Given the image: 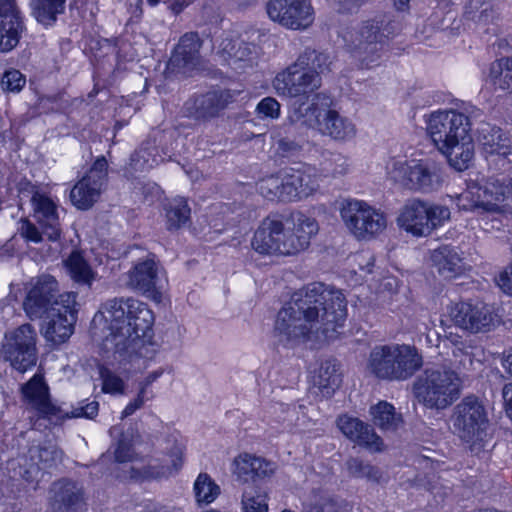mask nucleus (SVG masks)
I'll list each match as a JSON object with an SVG mask.
<instances>
[{
    "label": "nucleus",
    "instance_id": "1",
    "mask_svg": "<svg viewBox=\"0 0 512 512\" xmlns=\"http://www.w3.org/2000/svg\"><path fill=\"white\" fill-rule=\"evenodd\" d=\"M347 317V300L337 289L314 282L294 292L277 313L273 337L277 344L293 348L308 341L337 337Z\"/></svg>",
    "mask_w": 512,
    "mask_h": 512
},
{
    "label": "nucleus",
    "instance_id": "2",
    "mask_svg": "<svg viewBox=\"0 0 512 512\" xmlns=\"http://www.w3.org/2000/svg\"><path fill=\"white\" fill-rule=\"evenodd\" d=\"M105 320L109 334L104 338V348L120 357H130L154 323L153 312L148 305L132 297L107 300L93 323Z\"/></svg>",
    "mask_w": 512,
    "mask_h": 512
},
{
    "label": "nucleus",
    "instance_id": "3",
    "mask_svg": "<svg viewBox=\"0 0 512 512\" xmlns=\"http://www.w3.org/2000/svg\"><path fill=\"white\" fill-rule=\"evenodd\" d=\"M318 232L317 220L301 212L285 218L267 216L255 230L251 247L264 256H297L310 247Z\"/></svg>",
    "mask_w": 512,
    "mask_h": 512
},
{
    "label": "nucleus",
    "instance_id": "4",
    "mask_svg": "<svg viewBox=\"0 0 512 512\" xmlns=\"http://www.w3.org/2000/svg\"><path fill=\"white\" fill-rule=\"evenodd\" d=\"M427 132L452 167L458 171L469 167L474 144L468 115L455 109L433 112L427 120Z\"/></svg>",
    "mask_w": 512,
    "mask_h": 512
},
{
    "label": "nucleus",
    "instance_id": "5",
    "mask_svg": "<svg viewBox=\"0 0 512 512\" xmlns=\"http://www.w3.org/2000/svg\"><path fill=\"white\" fill-rule=\"evenodd\" d=\"M423 365L422 355L415 346L388 344L375 346L368 358L367 368L381 380L406 381Z\"/></svg>",
    "mask_w": 512,
    "mask_h": 512
},
{
    "label": "nucleus",
    "instance_id": "6",
    "mask_svg": "<svg viewBox=\"0 0 512 512\" xmlns=\"http://www.w3.org/2000/svg\"><path fill=\"white\" fill-rule=\"evenodd\" d=\"M459 375L447 366L427 368L413 383V393L428 409H445L460 395Z\"/></svg>",
    "mask_w": 512,
    "mask_h": 512
},
{
    "label": "nucleus",
    "instance_id": "7",
    "mask_svg": "<svg viewBox=\"0 0 512 512\" xmlns=\"http://www.w3.org/2000/svg\"><path fill=\"white\" fill-rule=\"evenodd\" d=\"M386 169L393 182L414 193H433L444 183L441 166L431 159H392Z\"/></svg>",
    "mask_w": 512,
    "mask_h": 512
},
{
    "label": "nucleus",
    "instance_id": "8",
    "mask_svg": "<svg viewBox=\"0 0 512 512\" xmlns=\"http://www.w3.org/2000/svg\"><path fill=\"white\" fill-rule=\"evenodd\" d=\"M451 422L454 433L471 451H479L482 448L489 421L486 408L478 397H464L454 407Z\"/></svg>",
    "mask_w": 512,
    "mask_h": 512
},
{
    "label": "nucleus",
    "instance_id": "9",
    "mask_svg": "<svg viewBox=\"0 0 512 512\" xmlns=\"http://www.w3.org/2000/svg\"><path fill=\"white\" fill-rule=\"evenodd\" d=\"M450 219V210L444 205L411 198L400 210L397 223L400 228L416 237H425Z\"/></svg>",
    "mask_w": 512,
    "mask_h": 512
},
{
    "label": "nucleus",
    "instance_id": "10",
    "mask_svg": "<svg viewBox=\"0 0 512 512\" xmlns=\"http://www.w3.org/2000/svg\"><path fill=\"white\" fill-rule=\"evenodd\" d=\"M385 39L383 22L374 20L364 22L344 37L347 50L359 66L365 69L378 65Z\"/></svg>",
    "mask_w": 512,
    "mask_h": 512
},
{
    "label": "nucleus",
    "instance_id": "11",
    "mask_svg": "<svg viewBox=\"0 0 512 512\" xmlns=\"http://www.w3.org/2000/svg\"><path fill=\"white\" fill-rule=\"evenodd\" d=\"M340 216L345 227L358 240H371L387 227L385 213L362 200L344 201Z\"/></svg>",
    "mask_w": 512,
    "mask_h": 512
},
{
    "label": "nucleus",
    "instance_id": "12",
    "mask_svg": "<svg viewBox=\"0 0 512 512\" xmlns=\"http://www.w3.org/2000/svg\"><path fill=\"white\" fill-rule=\"evenodd\" d=\"M37 332L26 323L5 333L1 357L19 372H25L37 362Z\"/></svg>",
    "mask_w": 512,
    "mask_h": 512
},
{
    "label": "nucleus",
    "instance_id": "13",
    "mask_svg": "<svg viewBox=\"0 0 512 512\" xmlns=\"http://www.w3.org/2000/svg\"><path fill=\"white\" fill-rule=\"evenodd\" d=\"M272 87L281 97H309L321 87V77L296 59L277 73L272 81Z\"/></svg>",
    "mask_w": 512,
    "mask_h": 512
},
{
    "label": "nucleus",
    "instance_id": "14",
    "mask_svg": "<svg viewBox=\"0 0 512 512\" xmlns=\"http://www.w3.org/2000/svg\"><path fill=\"white\" fill-rule=\"evenodd\" d=\"M62 459V451L53 444L31 446L28 452L10 462L15 476L32 484L36 489L43 472Z\"/></svg>",
    "mask_w": 512,
    "mask_h": 512
},
{
    "label": "nucleus",
    "instance_id": "15",
    "mask_svg": "<svg viewBox=\"0 0 512 512\" xmlns=\"http://www.w3.org/2000/svg\"><path fill=\"white\" fill-rule=\"evenodd\" d=\"M61 300L62 294H59L57 280L51 275L43 274L32 280L23 308L30 319H40L47 313H54L53 310L60 311Z\"/></svg>",
    "mask_w": 512,
    "mask_h": 512
},
{
    "label": "nucleus",
    "instance_id": "16",
    "mask_svg": "<svg viewBox=\"0 0 512 512\" xmlns=\"http://www.w3.org/2000/svg\"><path fill=\"white\" fill-rule=\"evenodd\" d=\"M477 192L481 196L482 221L485 225L491 221V228L499 230V223L512 217L511 207L504 203L512 195V179L509 184H505L491 178L483 186L478 185Z\"/></svg>",
    "mask_w": 512,
    "mask_h": 512
},
{
    "label": "nucleus",
    "instance_id": "17",
    "mask_svg": "<svg viewBox=\"0 0 512 512\" xmlns=\"http://www.w3.org/2000/svg\"><path fill=\"white\" fill-rule=\"evenodd\" d=\"M266 11L273 22L295 31L308 29L315 20L310 0H269Z\"/></svg>",
    "mask_w": 512,
    "mask_h": 512
},
{
    "label": "nucleus",
    "instance_id": "18",
    "mask_svg": "<svg viewBox=\"0 0 512 512\" xmlns=\"http://www.w3.org/2000/svg\"><path fill=\"white\" fill-rule=\"evenodd\" d=\"M108 180V162L98 157L70 192L72 204L80 210L90 209L100 198Z\"/></svg>",
    "mask_w": 512,
    "mask_h": 512
},
{
    "label": "nucleus",
    "instance_id": "19",
    "mask_svg": "<svg viewBox=\"0 0 512 512\" xmlns=\"http://www.w3.org/2000/svg\"><path fill=\"white\" fill-rule=\"evenodd\" d=\"M163 268L154 254L139 259L127 272V286L159 303L162 300Z\"/></svg>",
    "mask_w": 512,
    "mask_h": 512
},
{
    "label": "nucleus",
    "instance_id": "20",
    "mask_svg": "<svg viewBox=\"0 0 512 512\" xmlns=\"http://www.w3.org/2000/svg\"><path fill=\"white\" fill-rule=\"evenodd\" d=\"M449 317L459 329L469 334L486 333L495 326L496 315L483 302L461 301L451 305Z\"/></svg>",
    "mask_w": 512,
    "mask_h": 512
},
{
    "label": "nucleus",
    "instance_id": "21",
    "mask_svg": "<svg viewBox=\"0 0 512 512\" xmlns=\"http://www.w3.org/2000/svg\"><path fill=\"white\" fill-rule=\"evenodd\" d=\"M76 297L74 292L62 293L60 311L53 310L54 313L45 314L43 336L47 341L62 344L73 334L78 312Z\"/></svg>",
    "mask_w": 512,
    "mask_h": 512
},
{
    "label": "nucleus",
    "instance_id": "22",
    "mask_svg": "<svg viewBox=\"0 0 512 512\" xmlns=\"http://www.w3.org/2000/svg\"><path fill=\"white\" fill-rule=\"evenodd\" d=\"M88 497L82 483L62 478L54 481L48 490V512H85Z\"/></svg>",
    "mask_w": 512,
    "mask_h": 512
},
{
    "label": "nucleus",
    "instance_id": "23",
    "mask_svg": "<svg viewBox=\"0 0 512 512\" xmlns=\"http://www.w3.org/2000/svg\"><path fill=\"white\" fill-rule=\"evenodd\" d=\"M282 173L287 202L307 198L319 187L315 168L309 165L286 168L282 170Z\"/></svg>",
    "mask_w": 512,
    "mask_h": 512
},
{
    "label": "nucleus",
    "instance_id": "24",
    "mask_svg": "<svg viewBox=\"0 0 512 512\" xmlns=\"http://www.w3.org/2000/svg\"><path fill=\"white\" fill-rule=\"evenodd\" d=\"M202 40L198 33H185L179 40L168 62L172 72L187 73L200 64V48Z\"/></svg>",
    "mask_w": 512,
    "mask_h": 512
},
{
    "label": "nucleus",
    "instance_id": "25",
    "mask_svg": "<svg viewBox=\"0 0 512 512\" xmlns=\"http://www.w3.org/2000/svg\"><path fill=\"white\" fill-rule=\"evenodd\" d=\"M232 100L228 91H211L187 101L185 107L195 119L209 120L217 117Z\"/></svg>",
    "mask_w": 512,
    "mask_h": 512
},
{
    "label": "nucleus",
    "instance_id": "26",
    "mask_svg": "<svg viewBox=\"0 0 512 512\" xmlns=\"http://www.w3.org/2000/svg\"><path fill=\"white\" fill-rule=\"evenodd\" d=\"M317 132L335 142H348L355 138L357 128L348 117L341 115L337 110L324 108Z\"/></svg>",
    "mask_w": 512,
    "mask_h": 512
},
{
    "label": "nucleus",
    "instance_id": "27",
    "mask_svg": "<svg viewBox=\"0 0 512 512\" xmlns=\"http://www.w3.org/2000/svg\"><path fill=\"white\" fill-rule=\"evenodd\" d=\"M337 426L348 439L359 446L373 452L382 450V439L371 426L360 419L343 415L338 418Z\"/></svg>",
    "mask_w": 512,
    "mask_h": 512
},
{
    "label": "nucleus",
    "instance_id": "28",
    "mask_svg": "<svg viewBox=\"0 0 512 512\" xmlns=\"http://www.w3.org/2000/svg\"><path fill=\"white\" fill-rule=\"evenodd\" d=\"M478 141L489 167L499 171V151H507L510 140L501 128L483 123L478 130Z\"/></svg>",
    "mask_w": 512,
    "mask_h": 512
},
{
    "label": "nucleus",
    "instance_id": "29",
    "mask_svg": "<svg viewBox=\"0 0 512 512\" xmlns=\"http://www.w3.org/2000/svg\"><path fill=\"white\" fill-rule=\"evenodd\" d=\"M275 469V463L249 453H242L233 461V474L243 482L270 477Z\"/></svg>",
    "mask_w": 512,
    "mask_h": 512
},
{
    "label": "nucleus",
    "instance_id": "30",
    "mask_svg": "<svg viewBox=\"0 0 512 512\" xmlns=\"http://www.w3.org/2000/svg\"><path fill=\"white\" fill-rule=\"evenodd\" d=\"M184 448L180 444H175L171 448L168 459L165 464H154L144 467L143 469H136L134 466L130 467V478L134 480H152L168 478L176 474L183 466Z\"/></svg>",
    "mask_w": 512,
    "mask_h": 512
},
{
    "label": "nucleus",
    "instance_id": "31",
    "mask_svg": "<svg viewBox=\"0 0 512 512\" xmlns=\"http://www.w3.org/2000/svg\"><path fill=\"white\" fill-rule=\"evenodd\" d=\"M25 401L46 418L57 416L59 409L51 403L49 388L41 375H34L22 386Z\"/></svg>",
    "mask_w": 512,
    "mask_h": 512
},
{
    "label": "nucleus",
    "instance_id": "32",
    "mask_svg": "<svg viewBox=\"0 0 512 512\" xmlns=\"http://www.w3.org/2000/svg\"><path fill=\"white\" fill-rule=\"evenodd\" d=\"M34 215L50 241H56L61 234L56 204L44 194L35 192L32 196Z\"/></svg>",
    "mask_w": 512,
    "mask_h": 512
},
{
    "label": "nucleus",
    "instance_id": "33",
    "mask_svg": "<svg viewBox=\"0 0 512 512\" xmlns=\"http://www.w3.org/2000/svg\"><path fill=\"white\" fill-rule=\"evenodd\" d=\"M218 54L234 69L251 66L256 59V46L242 39L225 38L221 41Z\"/></svg>",
    "mask_w": 512,
    "mask_h": 512
},
{
    "label": "nucleus",
    "instance_id": "34",
    "mask_svg": "<svg viewBox=\"0 0 512 512\" xmlns=\"http://www.w3.org/2000/svg\"><path fill=\"white\" fill-rule=\"evenodd\" d=\"M430 260L439 275L445 279L456 278L467 270L458 249L449 245H443L432 250Z\"/></svg>",
    "mask_w": 512,
    "mask_h": 512
},
{
    "label": "nucleus",
    "instance_id": "35",
    "mask_svg": "<svg viewBox=\"0 0 512 512\" xmlns=\"http://www.w3.org/2000/svg\"><path fill=\"white\" fill-rule=\"evenodd\" d=\"M327 99L324 95L316 94L310 103L300 102L294 104L287 117L289 125H300L312 128L317 131L324 107L319 104V100Z\"/></svg>",
    "mask_w": 512,
    "mask_h": 512
},
{
    "label": "nucleus",
    "instance_id": "36",
    "mask_svg": "<svg viewBox=\"0 0 512 512\" xmlns=\"http://www.w3.org/2000/svg\"><path fill=\"white\" fill-rule=\"evenodd\" d=\"M23 24L17 14H0V52H9L19 43Z\"/></svg>",
    "mask_w": 512,
    "mask_h": 512
},
{
    "label": "nucleus",
    "instance_id": "37",
    "mask_svg": "<svg viewBox=\"0 0 512 512\" xmlns=\"http://www.w3.org/2000/svg\"><path fill=\"white\" fill-rule=\"evenodd\" d=\"M372 420L382 430L395 431L402 423V417L396 413L392 404L380 401L370 408Z\"/></svg>",
    "mask_w": 512,
    "mask_h": 512
},
{
    "label": "nucleus",
    "instance_id": "38",
    "mask_svg": "<svg viewBox=\"0 0 512 512\" xmlns=\"http://www.w3.org/2000/svg\"><path fill=\"white\" fill-rule=\"evenodd\" d=\"M66 0H32V15L43 25H53L65 9Z\"/></svg>",
    "mask_w": 512,
    "mask_h": 512
},
{
    "label": "nucleus",
    "instance_id": "39",
    "mask_svg": "<svg viewBox=\"0 0 512 512\" xmlns=\"http://www.w3.org/2000/svg\"><path fill=\"white\" fill-rule=\"evenodd\" d=\"M193 492L196 503L202 506L214 502L220 495L221 489L209 474L200 473L193 484Z\"/></svg>",
    "mask_w": 512,
    "mask_h": 512
},
{
    "label": "nucleus",
    "instance_id": "40",
    "mask_svg": "<svg viewBox=\"0 0 512 512\" xmlns=\"http://www.w3.org/2000/svg\"><path fill=\"white\" fill-rule=\"evenodd\" d=\"M191 209L183 197L171 200L166 208L167 228L177 230L186 225L190 220Z\"/></svg>",
    "mask_w": 512,
    "mask_h": 512
},
{
    "label": "nucleus",
    "instance_id": "41",
    "mask_svg": "<svg viewBox=\"0 0 512 512\" xmlns=\"http://www.w3.org/2000/svg\"><path fill=\"white\" fill-rule=\"evenodd\" d=\"M350 163L348 157L338 152H328L323 155L320 172L324 177H342L348 174Z\"/></svg>",
    "mask_w": 512,
    "mask_h": 512
},
{
    "label": "nucleus",
    "instance_id": "42",
    "mask_svg": "<svg viewBox=\"0 0 512 512\" xmlns=\"http://www.w3.org/2000/svg\"><path fill=\"white\" fill-rule=\"evenodd\" d=\"M315 384L324 394L329 395L334 392L341 384L338 366L331 361L322 363L315 377Z\"/></svg>",
    "mask_w": 512,
    "mask_h": 512
},
{
    "label": "nucleus",
    "instance_id": "43",
    "mask_svg": "<svg viewBox=\"0 0 512 512\" xmlns=\"http://www.w3.org/2000/svg\"><path fill=\"white\" fill-rule=\"evenodd\" d=\"M65 263L71 278L75 282L88 286L91 285L94 280V273L79 252H73Z\"/></svg>",
    "mask_w": 512,
    "mask_h": 512
},
{
    "label": "nucleus",
    "instance_id": "44",
    "mask_svg": "<svg viewBox=\"0 0 512 512\" xmlns=\"http://www.w3.org/2000/svg\"><path fill=\"white\" fill-rule=\"evenodd\" d=\"M267 492L258 486H247L242 493L243 512H268Z\"/></svg>",
    "mask_w": 512,
    "mask_h": 512
},
{
    "label": "nucleus",
    "instance_id": "45",
    "mask_svg": "<svg viewBox=\"0 0 512 512\" xmlns=\"http://www.w3.org/2000/svg\"><path fill=\"white\" fill-rule=\"evenodd\" d=\"M345 469L350 477L357 479L379 482L382 477V474L377 467L364 462L358 457H350L347 459L345 462Z\"/></svg>",
    "mask_w": 512,
    "mask_h": 512
},
{
    "label": "nucleus",
    "instance_id": "46",
    "mask_svg": "<svg viewBox=\"0 0 512 512\" xmlns=\"http://www.w3.org/2000/svg\"><path fill=\"white\" fill-rule=\"evenodd\" d=\"M257 190L268 200L286 201L282 170L277 174L260 179L257 183Z\"/></svg>",
    "mask_w": 512,
    "mask_h": 512
},
{
    "label": "nucleus",
    "instance_id": "47",
    "mask_svg": "<svg viewBox=\"0 0 512 512\" xmlns=\"http://www.w3.org/2000/svg\"><path fill=\"white\" fill-rule=\"evenodd\" d=\"M297 59L303 66L308 67L309 70L315 71L319 76L330 70L331 60L328 54L307 48Z\"/></svg>",
    "mask_w": 512,
    "mask_h": 512
},
{
    "label": "nucleus",
    "instance_id": "48",
    "mask_svg": "<svg viewBox=\"0 0 512 512\" xmlns=\"http://www.w3.org/2000/svg\"><path fill=\"white\" fill-rule=\"evenodd\" d=\"M161 161H163V158L157 157L156 148L146 145L140 147L132 154L130 165L135 171H145L158 165Z\"/></svg>",
    "mask_w": 512,
    "mask_h": 512
},
{
    "label": "nucleus",
    "instance_id": "49",
    "mask_svg": "<svg viewBox=\"0 0 512 512\" xmlns=\"http://www.w3.org/2000/svg\"><path fill=\"white\" fill-rule=\"evenodd\" d=\"M465 15L475 23L487 24L493 18V10L491 4L485 0H469Z\"/></svg>",
    "mask_w": 512,
    "mask_h": 512
},
{
    "label": "nucleus",
    "instance_id": "50",
    "mask_svg": "<svg viewBox=\"0 0 512 512\" xmlns=\"http://www.w3.org/2000/svg\"><path fill=\"white\" fill-rule=\"evenodd\" d=\"M102 380V391L107 394H123L125 391L124 380L112 370L101 367L99 370Z\"/></svg>",
    "mask_w": 512,
    "mask_h": 512
},
{
    "label": "nucleus",
    "instance_id": "51",
    "mask_svg": "<svg viewBox=\"0 0 512 512\" xmlns=\"http://www.w3.org/2000/svg\"><path fill=\"white\" fill-rule=\"evenodd\" d=\"M303 408V405H280L279 409L283 416L279 415L278 420L282 422L284 430L292 431L302 425L300 423V410H303Z\"/></svg>",
    "mask_w": 512,
    "mask_h": 512
},
{
    "label": "nucleus",
    "instance_id": "52",
    "mask_svg": "<svg viewBox=\"0 0 512 512\" xmlns=\"http://www.w3.org/2000/svg\"><path fill=\"white\" fill-rule=\"evenodd\" d=\"M478 185L469 186L465 191L456 196L457 205L463 210H482L481 196L477 192Z\"/></svg>",
    "mask_w": 512,
    "mask_h": 512
},
{
    "label": "nucleus",
    "instance_id": "53",
    "mask_svg": "<svg viewBox=\"0 0 512 512\" xmlns=\"http://www.w3.org/2000/svg\"><path fill=\"white\" fill-rule=\"evenodd\" d=\"M1 87L5 92H20L26 84L25 76L18 70L6 71L1 78Z\"/></svg>",
    "mask_w": 512,
    "mask_h": 512
},
{
    "label": "nucleus",
    "instance_id": "54",
    "mask_svg": "<svg viewBox=\"0 0 512 512\" xmlns=\"http://www.w3.org/2000/svg\"><path fill=\"white\" fill-rule=\"evenodd\" d=\"M337 504L334 497L325 492L314 493L308 512H334Z\"/></svg>",
    "mask_w": 512,
    "mask_h": 512
},
{
    "label": "nucleus",
    "instance_id": "55",
    "mask_svg": "<svg viewBox=\"0 0 512 512\" xmlns=\"http://www.w3.org/2000/svg\"><path fill=\"white\" fill-rule=\"evenodd\" d=\"M114 455L119 463L133 462L137 458L132 441L127 435L123 434L119 439Z\"/></svg>",
    "mask_w": 512,
    "mask_h": 512
},
{
    "label": "nucleus",
    "instance_id": "56",
    "mask_svg": "<svg viewBox=\"0 0 512 512\" xmlns=\"http://www.w3.org/2000/svg\"><path fill=\"white\" fill-rule=\"evenodd\" d=\"M280 103L273 97L263 98L256 106L260 118L277 119L280 116Z\"/></svg>",
    "mask_w": 512,
    "mask_h": 512
},
{
    "label": "nucleus",
    "instance_id": "57",
    "mask_svg": "<svg viewBox=\"0 0 512 512\" xmlns=\"http://www.w3.org/2000/svg\"><path fill=\"white\" fill-rule=\"evenodd\" d=\"M301 144L289 137H281L276 141L277 153L283 157H288L298 153L301 150Z\"/></svg>",
    "mask_w": 512,
    "mask_h": 512
},
{
    "label": "nucleus",
    "instance_id": "58",
    "mask_svg": "<svg viewBox=\"0 0 512 512\" xmlns=\"http://www.w3.org/2000/svg\"><path fill=\"white\" fill-rule=\"evenodd\" d=\"M19 233L23 238L34 243H39L42 240V235H44L43 231L40 232L28 219L20 221Z\"/></svg>",
    "mask_w": 512,
    "mask_h": 512
},
{
    "label": "nucleus",
    "instance_id": "59",
    "mask_svg": "<svg viewBox=\"0 0 512 512\" xmlns=\"http://www.w3.org/2000/svg\"><path fill=\"white\" fill-rule=\"evenodd\" d=\"M504 65V57L496 59L495 61L490 63L486 73V80L499 88Z\"/></svg>",
    "mask_w": 512,
    "mask_h": 512
},
{
    "label": "nucleus",
    "instance_id": "60",
    "mask_svg": "<svg viewBox=\"0 0 512 512\" xmlns=\"http://www.w3.org/2000/svg\"><path fill=\"white\" fill-rule=\"evenodd\" d=\"M152 397H153V395L148 396L143 391L139 390L136 398L133 399L132 401H130L127 404V406L124 408V410L122 411L121 418L123 419V418H126V417L134 414L137 410H139L144 405V403L147 400H149Z\"/></svg>",
    "mask_w": 512,
    "mask_h": 512
},
{
    "label": "nucleus",
    "instance_id": "61",
    "mask_svg": "<svg viewBox=\"0 0 512 512\" xmlns=\"http://www.w3.org/2000/svg\"><path fill=\"white\" fill-rule=\"evenodd\" d=\"M472 346L467 345L465 343H461L460 346H456V348L453 350V355L456 358H460V364L467 368L468 366H471L473 363V353H472Z\"/></svg>",
    "mask_w": 512,
    "mask_h": 512
},
{
    "label": "nucleus",
    "instance_id": "62",
    "mask_svg": "<svg viewBox=\"0 0 512 512\" xmlns=\"http://www.w3.org/2000/svg\"><path fill=\"white\" fill-rule=\"evenodd\" d=\"M99 404L97 401H91L86 405H80L71 411V417H86L92 419L98 413Z\"/></svg>",
    "mask_w": 512,
    "mask_h": 512
},
{
    "label": "nucleus",
    "instance_id": "63",
    "mask_svg": "<svg viewBox=\"0 0 512 512\" xmlns=\"http://www.w3.org/2000/svg\"><path fill=\"white\" fill-rule=\"evenodd\" d=\"M504 64L500 89L508 90L512 87V57H504Z\"/></svg>",
    "mask_w": 512,
    "mask_h": 512
},
{
    "label": "nucleus",
    "instance_id": "64",
    "mask_svg": "<svg viewBox=\"0 0 512 512\" xmlns=\"http://www.w3.org/2000/svg\"><path fill=\"white\" fill-rule=\"evenodd\" d=\"M497 284L503 292L512 295V267L500 273Z\"/></svg>",
    "mask_w": 512,
    "mask_h": 512
}]
</instances>
